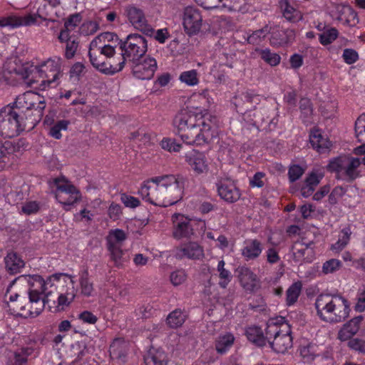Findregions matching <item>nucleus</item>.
<instances>
[{
  "mask_svg": "<svg viewBox=\"0 0 365 365\" xmlns=\"http://www.w3.org/2000/svg\"><path fill=\"white\" fill-rule=\"evenodd\" d=\"M245 336L247 340L257 346H264L266 345L268 339H267L266 329L264 332L259 326H249L245 329Z\"/></svg>",
  "mask_w": 365,
  "mask_h": 365,
  "instance_id": "nucleus-30",
  "label": "nucleus"
},
{
  "mask_svg": "<svg viewBox=\"0 0 365 365\" xmlns=\"http://www.w3.org/2000/svg\"><path fill=\"white\" fill-rule=\"evenodd\" d=\"M341 262L337 259H331L326 261L322 265V272L325 274H331L339 269Z\"/></svg>",
  "mask_w": 365,
  "mask_h": 365,
  "instance_id": "nucleus-57",
  "label": "nucleus"
},
{
  "mask_svg": "<svg viewBox=\"0 0 365 365\" xmlns=\"http://www.w3.org/2000/svg\"><path fill=\"white\" fill-rule=\"evenodd\" d=\"M263 250L262 242L257 239H250L245 242L241 255L246 261L254 260L259 257Z\"/></svg>",
  "mask_w": 365,
  "mask_h": 365,
  "instance_id": "nucleus-24",
  "label": "nucleus"
},
{
  "mask_svg": "<svg viewBox=\"0 0 365 365\" xmlns=\"http://www.w3.org/2000/svg\"><path fill=\"white\" fill-rule=\"evenodd\" d=\"M357 18L356 14L354 12V11L350 7H344L342 9L341 14L338 17V19L339 21H344V24L349 26H352L355 24L354 21L355 19Z\"/></svg>",
  "mask_w": 365,
  "mask_h": 365,
  "instance_id": "nucleus-55",
  "label": "nucleus"
},
{
  "mask_svg": "<svg viewBox=\"0 0 365 365\" xmlns=\"http://www.w3.org/2000/svg\"><path fill=\"white\" fill-rule=\"evenodd\" d=\"M183 182L174 175H164L144 181L138 195L142 199L159 207L175 205L182 197Z\"/></svg>",
  "mask_w": 365,
  "mask_h": 365,
  "instance_id": "nucleus-4",
  "label": "nucleus"
},
{
  "mask_svg": "<svg viewBox=\"0 0 365 365\" xmlns=\"http://www.w3.org/2000/svg\"><path fill=\"white\" fill-rule=\"evenodd\" d=\"M92 66L105 74H115L123 69L128 62L123 53L120 51L109 55L96 54L88 56Z\"/></svg>",
  "mask_w": 365,
  "mask_h": 365,
  "instance_id": "nucleus-11",
  "label": "nucleus"
},
{
  "mask_svg": "<svg viewBox=\"0 0 365 365\" xmlns=\"http://www.w3.org/2000/svg\"><path fill=\"white\" fill-rule=\"evenodd\" d=\"M218 195L228 203L238 201L241 197V191L235 180L230 178H221L216 182Z\"/></svg>",
  "mask_w": 365,
  "mask_h": 365,
  "instance_id": "nucleus-17",
  "label": "nucleus"
},
{
  "mask_svg": "<svg viewBox=\"0 0 365 365\" xmlns=\"http://www.w3.org/2000/svg\"><path fill=\"white\" fill-rule=\"evenodd\" d=\"M261 58L271 66L279 64L281 57L277 53H273L269 48L263 49L259 53Z\"/></svg>",
  "mask_w": 365,
  "mask_h": 365,
  "instance_id": "nucleus-48",
  "label": "nucleus"
},
{
  "mask_svg": "<svg viewBox=\"0 0 365 365\" xmlns=\"http://www.w3.org/2000/svg\"><path fill=\"white\" fill-rule=\"evenodd\" d=\"M339 34V31L336 28L329 27L319 34V41L324 46H329L338 38Z\"/></svg>",
  "mask_w": 365,
  "mask_h": 365,
  "instance_id": "nucleus-42",
  "label": "nucleus"
},
{
  "mask_svg": "<svg viewBox=\"0 0 365 365\" xmlns=\"http://www.w3.org/2000/svg\"><path fill=\"white\" fill-rule=\"evenodd\" d=\"M109 352L110 357L118 362L124 363L126 361L128 349L123 339H115L110 345Z\"/></svg>",
  "mask_w": 365,
  "mask_h": 365,
  "instance_id": "nucleus-32",
  "label": "nucleus"
},
{
  "mask_svg": "<svg viewBox=\"0 0 365 365\" xmlns=\"http://www.w3.org/2000/svg\"><path fill=\"white\" fill-rule=\"evenodd\" d=\"M265 173L263 172H257L252 178H250V186L251 187L262 188L264 185Z\"/></svg>",
  "mask_w": 365,
  "mask_h": 365,
  "instance_id": "nucleus-59",
  "label": "nucleus"
},
{
  "mask_svg": "<svg viewBox=\"0 0 365 365\" xmlns=\"http://www.w3.org/2000/svg\"><path fill=\"white\" fill-rule=\"evenodd\" d=\"M33 353L31 347H22L14 354V361L11 365H27L28 357Z\"/></svg>",
  "mask_w": 365,
  "mask_h": 365,
  "instance_id": "nucleus-44",
  "label": "nucleus"
},
{
  "mask_svg": "<svg viewBox=\"0 0 365 365\" xmlns=\"http://www.w3.org/2000/svg\"><path fill=\"white\" fill-rule=\"evenodd\" d=\"M354 131L358 141L365 143V113L360 115L356 120Z\"/></svg>",
  "mask_w": 365,
  "mask_h": 365,
  "instance_id": "nucleus-46",
  "label": "nucleus"
},
{
  "mask_svg": "<svg viewBox=\"0 0 365 365\" xmlns=\"http://www.w3.org/2000/svg\"><path fill=\"white\" fill-rule=\"evenodd\" d=\"M203 256L204 250L202 247L195 242L184 243L176 247L175 250V257L178 259L183 258L200 259Z\"/></svg>",
  "mask_w": 365,
  "mask_h": 365,
  "instance_id": "nucleus-21",
  "label": "nucleus"
},
{
  "mask_svg": "<svg viewBox=\"0 0 365 365\" xmlns=\"http://www.w3.org/2000/svg\"><path fill=\"white\" fill-rule=\"evenodd\" d=\"M280 7L282 15L287 21L291 23H297L302 19L303 14L297 4L287 0H282Z\"/></svg>",
  "mask_w": 365,
  "mask_h": 365,
  "instance_id": "nucleus-27",
  "label": "nucleus"
},
{
  "mask_svg": "<svg viewBox=\"0 0 365 365\" xmlns=\"http://www.w3.org/2000/svg\"><path fill=\"white\" fill-rule=\"evenodd\" d=\"M62 62V58L54 56L38 66L30 62L21 63L14 58L5 62L4 71L9 74H15L30 85L40 83L41 89L46 90L58 84L59 78L63 75Z\"/></svg>",
  "mask_w": 365,
  "mask_h": 365,
  "instance_id": "nucleus-3",
  "label": "nucleus"
},
{
  "mask_svg": "<svg viewBox=\"0 0 365 365\" xmlns=\"http://www.w3.org/2000/svg\"><path fill=\"white\" fill-rule=\"evenodd\" d=\"M82 21V16L79 13L70 15L65 21L63 29L61 31H67L71 34L80 24Z\"/></svg>",
  "mask_w": 365,
  "mask_h": 365,
  "instance_id": "nucleus-47",
  "label": "nucleus"
},
{
  "mask_svg": "<svg viewBox=\"0 0 365 365\" xmlns=\"http://www.w3.org/2000/svg\"><path fill=\"white\" fill-rule=\"evenodd\" d=\"M313 348L312 346H302L300 348V355L305 362H310L315 359L316 354L313 351Z\"/></svg>",
  "mask_w": 365,
  "mask_h": 365,
  "instance_id": "nucleus-64",
  "label": "nucleus"
},
{
  "mask_svg": "<svg viewBox=\"0 0 365 365\" xmlns=\"http://www.w3.org/2000/svg\"><path fill=\"white\" fill-rule=\"evenodd\" d=\"M187 279L185 271L182 269H176L170 274V281L175 286H179L184 283Z\"/></svg>",
  "mask_w": 365,
  "mask_h": 365,
  "instance_id": "nucleus-56",
  "label": "nucleus"
},
{
  "mask_svg": "<svg viewBox=\"0 0 365 365\" xmlns=\"http://www.w3.org/2000/svg\"><path fill=\"white\" fill-rule=\"evenodd\" d=\"M292 330L285 318L281 316L269 319L266 334L270 347L277 353H284L292 346Z\"/></svg>",
  "mask_w": 365,
  "mask_h": 365,
  "instance_id": "nucleus-6",
  "label": "nucleus"
},
{
  "mask_svg": "<svg viewBox=\"0 0 365 365\" xmlns=\"http://www.w3.org/2000/svg\"><path fill=\"white\" fill-rule=\"evenodd\" d=\"M185 162L195 174L201 175L207 173L209 164L204 153L192 150L185 154Z\"/></svg>",
  "mask_w": 365,
  "mask_h": 365,
  "instance_id": "nucleus-20",
  "label": "nucleus"
},
{
  "mask_svg": "<svg viewBox=\"0 0 365 365\" xmlns=\"http://www.w3.org/2000/svg\"><path fill=\"white\" fill-rule=\"evenodd\" d=\"M78 319L84 324H95L98 318L90 311H83L79 314Z\"/></svg>",
  "mask_w": 365,
  "mask_h": 365,
  "instance_id": "nucleus-63",
  "label": "nucleus"
},
{
  "mask_svg": "<svg viewBox=\"0 0 365 365\" xmlns=\"http://www.w3.org/2000/svg\"><path fill=\"white\" fill-rule=\"evenodd\" d=\"M269 32H271V26L266 24L260 29L253 31L251 34L248 33L245 39L250 44L258 45L264 40Z\"/></svg>",
  "mask_w": 365,
  "mask_h": 365,
  "instance_id": "nucleus-36",
  "label": "nucleus"
},
{
  "mask_svg": "<svg viewBox=\"0 0 365 365\" xmlns=\"http://www.w3.org/2000/svg\"><path fill=\"white\" fill-rule=\"evenodd\" d=\"M185 319L186 314L181 309H176L168 314L166 322L170 328L176 329L181 327Z\"/></svg>",
  "mask_w": 365,
  "mask_h": 365,
  "instance_id": "nucleus-39",
  "label": "nucleus"
},
{
  "mask_svg": "<svg viewBox=\"0 0 365 365\" xmlns=\"http://www.w3.org/2000/svg\"><path fill=\"white\" fill-rule=\"evenodd\" d=\"M99 29V24L94 21H86L79 27V33L83 36L93 35Z\"/></svg>",
  "mask_w": 365,
  "mask_h": 365,
  "instance_id": "nucleus-50",
  "label": "nucleus"
},
{
  "mask_svg": "<svg viewBox=\"0 0 365 365\" xmlns=\"http://www.w3.org/2000/svg\"><path fill=\"white\" fill-rule=\"evenodd\" d=\"M342 58L346 63L351 65L356 63L359 56L358 52L354 49L345 48L343 51Z\"/></svg>",
  "mask_w": 365,
  "mask_h": 365,
  "instance_id": "nucleus-58",
  "label": "nucleus"
},
{
  "mask_svg": "<svg viewBox=\"0 0 365 365\" xmlns=\"http://www.w3.org/2000/svg\"><path fill=\"white\" fill-rule=\"evenodd\" d=\"M314 306L319 319L329 323L344 321L351 311L349 301L339 294H320Z\"/></svg>",
  "mask_w": 365,
  "mask_h": 365,
  "instance_id": "nucleus-5",
  "label": "nucleus"
},
{
  "mask_svg": "<svg viewBox=\"0 0 365 365\" xmlns=\"http://www.w3.org/2000/svg\"><path fill=\"white\" fill-rule=\"evenodd\" d=\"M133 75L140 80L151 79L157 70L158 65L155 58L145 55L143 58L130 63Z\"/></svg>",
  "mask_w": 365,
  "mask_h": 365,
  "instance_id": "nucleus-16",
  "label": "nucleus"
},
{
  "mask_svg": "<svg viewBox=\"0 0 365 365\" xmlns=\"http://www.w3.org/2000/svg\"><path fill=\"white\" fill-rule=\"evenodd\" d=\"M160 146L163 150L170 153L179 152L182 148V144L171 138H163L160 142Z\"/></svg>",
  "mask_w": 365,
  "mask_h": 365,
  "instance_id": "nucleus-51",
  "label": "nucleus"
},
{
  "mask_svg": "<svg viewBox=\"0 0 365 365\" xmlns=\"http://www.w3.org/2000/svg\"><path fill=\"white\" fill-rule=\"evenodd\" d=\"M309 142L312 147L319 153H324L331 146V143L329 138L324 135L321 130L318 128H314L311 130Z\"/></svg>",
  "mask_w": 365,
  "mask_h": 365,
  "instance_id": "nucleus-25",
  "label": "nucleus"
},
{
  "mask_svg": "<svg viewBox=\"0 0 365 365\" xmlns=\"http://www.w3.org/2000/svg\"><path fill=\"white\" fill-rule=\"evenodd\" d=\"M222 2V6L229 11L243 12L242 5L245 4V0H218Z\"/></svg>",
  "mask_w": 365,
  "mask_h": 365,
  "instance_id": "nucleus-52",
  "label": "nucleus"
},
{
  "mask_svg": "<svg viewBox=\"0 0 365 365\" xmlns=\"http://www.w3.org/2000/svg\"><path fill=\"white\" fill-rule=\"evenodd\" d=\"M118 51L123 53L129 63L146 55L148 41L138 34H129L125 40H120Z\"/></svg>",
  "mask_w": 365,
  "mask_h": 365,
  "instance_id": "nucleus-10",
  "label": "nucleus"
},
{
  "mask_svg": "<svg viewBox=\"0 0 365 365\" xmlns=\"http://www.w3.org/2000/svg\"><path fill=\"white\" fill-rule=\"evenodd\" d=\"M173 221V237L176 240L188 239L193 234V228L191 225V220L187 216L175 213L172 216Z\"/></svg>",
  "mask_w": 365,
  "mask_h": 365,
  "instance_id": "nucleus-18",
  "label": "nucleus"
},
{
  "mask_svg": "<svg viewBox=\"0 0 365 365\" xmlns=\"http://www.w3.org/2000/svg\"><path fill=\"white\" fill-rule=\"evenodd\" d=\"M352 232L349 226L342 228L339 232L338 240L331 246V250L334 252H341L349 242Z\"/></svg>",
  "mask_w": 365,
  "mask_h": 365,
  "instance_id": "nucleus-35",
  "label": "nucleus"
},
{
  "mask_svg": "<svg viewBox=\"0 0 365 365\" xmlns=\"http://www.w3.org/2000/svg\"><path fill=\"white\" fill-rule=\"evenodd\" d=\"M301 118L304 123H309L312 115V107L310 101L307 98H302L299 101Z\"/></svg>",
  "mask_w": 365,
  "mask_h": 365,
  "instance_id": "nucleus-45",
  "label": "nucleus"
},
{
  "mask_svg": "<svg viewBox=\"0 0 365 365\" xmlns=\"http://www.w3.org/2000/svg\"><path fill=\"white\" fill-rule=\"evenodd\" d=\"M68 125L69 121L67 120H61L57 121L50 128L49 135L55 139H61L62 137L61 131L66 130Z\"/></svg>",
  "mask_w": 365,
  "mask_h": 365,
  "instance_id": "nucleus-49",
  "label": "nucleus"
},
{
  "mask_svg": "<svg viewBox=\"0 0 365 365\" xmlns=\"http://www.w3.org/2000/svg\"><path fill=\"white\" fill-rule=\"evenodd\" d=\"M9 105L24 122L31 119V123L37 122L41 118L46 107L43 98L32 91H27L18 96L15 101Z\"/></svg>",
  "mask_w": 365,
  "mask_h": 365,
  "instance_id": "nucleus-7",
  "label": "nucleus"
},
{
  "mask_svg": "<svg viewBox=\"0 0 365 365\" xmlns=\"http://www.w3.org/2000/svg\"><path fill=\"white\" fill-rule=\"evenodd\" d=\"M125 240L126 234L120 229L111 230L106 237L107 250L110 253V259L117 267L122 264L121 259L123 255L122 246Z\"/></svg>",
  "mask_w": 365,
  "mask_h": 365,
  "instance_id": "nucleus-14",
  "label": "nucleus"
},
{
  "mask_svg": "<svg viewBox=\"0 0 365 365\" xmlns=\"http://www.w3.org/2000/svg\"><path fill=\"white\" fill-rule=\"evenodd\" d=\"M120 200L126 207L135 208L140 205V202L138 198L128 195L125 193L121 195Z\"/></svg>",
  "mask_w": 365,
  "mask_h": 365,
  "instance_id": "nucleus-61",
  "label": "nucleus"
},
{
  "mask_svg": "<svg viewBox=\"0 0 365 365\" xmlns=\"http://www.w3.org/2000/svg\"><path fill=\"white\" fill-rule=\"evenodd\" d=\"M57 14V11L53 10L51 6L44 1L41 4L37 9V14H29L21 16L17 15H10L0 18V27L10 26L16 28L22 26H30L36 23L37 16L43 20L51 19L53 14Z\"/></svg>",
  "mask_w": 365,
  "mask_h": 365,
  "instance_id": "nucleus-8",
  "label": "nucleus"
},
{
  "mask_svg": "<svg viewBox=\"0 0 365 365\" xmlns=\"http://www.w3.org/2000/svg\"><path fill=\"white\" fill-rule=\"evenodd\" d=\"M26 122L19 118L10 105L0 109V135L11 138L19 135L26 128Z\"/></svg>",
  "mask_w": 365,
  "mask_h": 365,
  "instance_id": "nucleus-9",
  "label": "nucleus"
},
{
  "mask_svg": "<svg viewBox=\"0 0 365 365\" xmlns=\"http://www.w3.org/2000/svg\"><path fill=\"white\" fill-rule=\"evenodd\" d=\"M16 151V145L13 142L0 140V170L4 169L11 163Z\"/></svg>",
  "mask_w": 365,
  "mask_h": 365,
  "instance_id": "nucleus-34",
  "label": "nucleus"
},
{
  "mask_svg": "<svg viewBox=\"0 0 365 365\" xmlns=\"http://www.w3.org/2000/svg\"><path fill=\"white\" fill-rule=\"evenodd\" d=\"M306 168L302 167L298 164H293L289 167L288 178L291 182L298 180L304 173Z\"/></svg>",
  "mask_w": 365,
  "mask_h": 365,
  "instance_id": "nucleus-53",
  "label": "nucleus"
},
{
  "mask_svg": "<svg viewBox=\"0 0 365 365\" xmlns=\"http://www.w3.org/2000/svg\"><path fill=\"white\" fill-rule=\"evenodd\" d=\"M348 346L356 351L365 354V340L359 338L349 339Z\"/></svg>",
  "mask_w": 365,
  "mask_h": 365,
  "instance_id": "nucleus-60",
  "label": "nucleus"
},
{
  "mask_svg": "<svg viewBox=\"0 0 365 365\" xmlns=\"http://www.w3.org/2000/svg\"><path fill=\"white\" fill-rule=\"evenodd\" d=\"M53 183L57 190L56 197L61 204L71 206L81 200L80 190L66 178H56Z\"/></svg>",
  "mask_w": 365,
  "mask_h": 365,
  "instance_id": "nucleus-12",
  "label": "nucleus"
},
{
  "mask_svg": "<svg viewBox=\"0 0 365 365\" xmlns=\"http://www.w3.org/2000/svg\"><path fill=\"white\" fill-rule=\"evenodd\" d=\"M313 245V242H311L309 244L297 243L293 247L294 254L299 257H304L306 252H308L309 248L312 249V246Z\"/></svg>",
  "mask_w": 365,
  "mask_h": 365,
  "instance_id": "nucleus-62",
  "label": "nucleus"
},
{
  "mask_svg": "<svg viewBox=\"0 0 365 365\" xmlns=\"http://www.w3.org/2000/svg\"><path fill=\"white\" fill-rule=\"evenodd\" d=\"M81 292L83 296L90 297L93 292V284L88 277V270L81 272L79 279Z\"/></svg>",
  "mask_w": 365,
  "mask_h": 365,
  "instance_id": "nucleus-40",
  "label": "nucleus"
},
{
  "mask_svg": "<svg viewBox=\"0 0 365 365\" xmlns=\"http://www.w3.org/2000/svg\"><path fill=\"white\" fill-rule=\"evenodd\" d=\"M225 266V262L223 259L220 260L217 266V271L219 274L218 276L220 279L218 284L221 288L223 289L227 288V285L232 279V274L231 272L226 269Z\"/></svg>",
  "mask_w": 365,
  "mask_h": 365,
  "instance_id": "nucleus-38",
  "label": "nucleus"
},
{
  "mask_svg": "<svg viewBox=\"0 0 365 365\" xmlns=\"http://www.w3.org/2000/svg\"><path fill=\"white\" fill-rule=\"evenodd\" d=\"M5 269L7 273L14 275L20 273L25 267L21 257L14 252H9L4 257Z\"/></svg>",
  "mask_w": 365,
  "mask_h": 365,
  "instance_id": "nucleus-28",
  "label": "nucleus"
},
{
  "mask_svg": "<svg viewBox=\"0 0 365 365\" xmlns=\"http://www.w3.org/2000/svg\"><path fill=\"white\" fill-rule=\"evenodd\" d=\"M363 320L361 316L356 317L346 322L338 333V339L341 341H347L355 335L359 328L360 324Z\"/></svg>",
  "mask_w": 365,
  "mask_h": 365,
  "instance_id": "nucleus-29",
  "label": "nucleus"
},
{
  "mask_svg": "<svg viewBox=\"0 0 365 365\" xmlns=\"http://www.w3.org/2000/svg\"><path fill=\"white\" fill-rule=\"evenodd\" d=\"M16 281L26 283L29 302L20 309L26 311V317H36L43 310L46 302L55 292L58 294V306L63 309L74 299L76 290L72 276L66 273H55L44 279L39 274H24L16 278Z\"/></svg>",
  "mask_w": 365,
  "mask_h": 365,
  "instance_id": "nucleus-1",
  "label": "nucleus"
},
{
  "mask_svg": "<svg viewBox=\"0 0 365 365\" xmlns=\"http://www.w3.org/2000/svg\"><path fill=\"white\" fill-rule=\"evenodd\" d=\"M168 354L162 348L151 346L144 356L145 365H168Z\"/></svg>",
  "mask_w": 365,
  "mask_h": 365,
  "instance_id": "nucleus-26",
  "label": "nucleus"
},
{
  "mask_svg": "<svg viewBox=\"0 0 365 365\" xmlns=\"http://www.w3.org/2000/svg\"><path fill=\"white\" fill-rule=\"evenodd\" d=\"M271 36L269 38L270 44L272 46H283L291 44L295 39V31L291 29H282L278 26L272 27Z\"/></svg>",
  "mask_w": 365,
  "mask_h": 365,
  "instance_id": "nucleus-22",
  "label": "nucleus"
},
{
  "mask_svg": "<svg viewBox=\"0 0 365 365\" xmlns=\"http://www.w3.org/2000/svg\"><path fill=\"white\" fill-rule=\"evenodd\" d=\"M124 15L128 22L136 29L146 35H152L154 30L145 16L144 11L135 4H129L125 7Z\"/></svg>",
  "mask_w": 365,
  "mask_h": 365,
  "instance_id": "nucleus-15",
  "label": "nucleus"
},
{
  "mask_svg": "<svg viewBox=\"0 0 365 365\" xmlns=\"http://www.w3.org/2000/svg\"><path fill=\"white\" fill-rule=\"evenodd\" d=\"M302 290V283L297 281L292 284L286 291V304L289 307L294 305L298 300Z\"/></svg>",
  "mask_w": 365,
  "mask_h": 365,
  "instance_id": "nucleus-37",
  "label": "nucleus"
},
{
  "mask_svg": "<svg viewBox=\"0 0 365 365\" xmlns=\"http://www.w3.org/2000/svg\"><path fill=\"white\" fill-rule=\"evenodd\" d=\"M119 41L118 35L113 32L101 33L90 43L88 56L112 54L115 53V43Z\"/></svg>",
  "mask_w": 365,
  "mask_h": 365,
  "instance_id": "nucleus-13",
  "label": "nucleus"
},
{
  "mask_svg": "<svg viewBox=\"0 0 365 365\" xmlns=\"http://www.w3.org/2000/svg\"><path fill=\"white\" fill-rule=\"evenodd\" d=\"M179 80L188 86H197L200 82L198 73L195 69L182 72L180 74Z\"/></svg>",
  "mask_w": 365,
  "mask_h": 365,
  "instance_id": "nucleus-43",
  "label": "nucleus"
},
{
  "mask_svg": "<svg viewBox=\"0 0 365 365\" xmlns=\"http://www.w3.org/2000/svg\"><path fill=\"white\" fill-rule=\"evenodd\" d=\"M202 16L197 9L192 6L185 9L182 24L187 34L193 35L198 33L202 26Z\"/></svg>",
  "mask_w": 365,
  "mask_h": 365,
  "instance_id": "nucleus-19",
  "label": "nucleus"
},
{
  "mask_svg": "<svg viewBox=\"0 0 365 365\" xmlns=\"http://www.w3.org/2000/svg\"><path fill=\"white\" fill-rule=\"evenodd\" d=\"M239 279L243 288L247 291L252 292L257 286V275L248 267L240 268Z\"/></svg>",
  "mask_w": 365,
  "mask_h": 365,
  "instance_id": "nucleus-33",
  "label": "nucleus"
},
{
  "mask_svg": "<svg viewBox=\"0 0 365 365\" xmlns=\"http://www.w3.org/2000/svg\"><path fill=\"white\" fill-rule=\"evenodd\" d=\"M202 104L204 113L193 112L185 109L177 113L172 121L173 132L184 143L202 145L210 143L217 136V119L207 110L212 101L207 91L194 96Z\"/></svg>",
  "mask_w": 365,
  "mask_h": 365,
  "instance_id": "nucleus-2",
  "label": "nucleus"
},
{
  "mask_svg": "<svg viewBox=\"0 0 365 365\" xmlns=\"http://www.w3.org/2000/svg\"><path fill=\"white\" fill-rule=\"evenodd\" d=\"M58 38L64 44V56L66 59H71L75 56L79 46L78 37L71 34H67L66 31H61Z\"/></svg>",
  "mask_w": 365,
  "mask_h": 365,
  "instance_id": "nucleus-23",
  "label": "nucleus"
},
{
  "mask_svg": "<svg viewBox=\"0 0 365 365\" xmlns=\"http://www.w3.org/2000/svg\"><path fill=\"white\" fill-rule=\"evenodd\" d=\"M361 164L358 158H352L348 165L344 168V175L348 182H351L359 177L357 168Z\"/></svg>",
  "mask_w": 365,
  "mask_h": 365,
  "instance_id": "nucleus-41",
  "label": "nucleus"
},
{
  "mask_svg": "<svg viewBox=\"0 0 365 365\" xmlns=\"http://www.w3.org/2000/svg\"><path fill=\"white\" fill-rule=\"evenodd\" d=\"M324 176V175L322 172L314 170L307 175L304 182L316 189Z\"/></svg>",
  "mask_w": 365,
  "mask_h": 365,
  "instance_id": "nucleus-54",
  "label": "nucleus"
},
{
  "mask_svg": "<svg viewBox=\"0 0 365 365\" xmlns=\"http://www.w3.org/2000/svg\"><path fill=\"white\" fill-rule=\"evenodd\" d=\"M235 337L230 332L219 334L215 340V349L220 355L226 354L233 346Z\"/></svg>",
  "mask_w": 365,
  "mask_h": 365,
  "instance_id": "nucleus-31",
  "label": "nucleus"
}]
</instances>
